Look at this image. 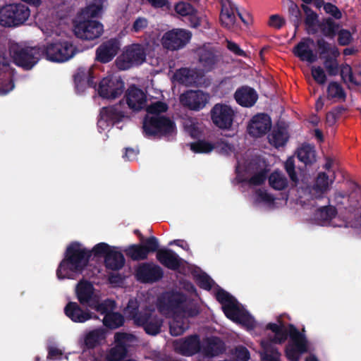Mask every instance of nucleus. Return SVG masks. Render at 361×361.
<instances>
[{"instance_id": "nucleus-24", "label": "nucleus", "mask_w": 361, "mask_h": 361, "mask_svg": "<svg viewBox=\"0 0 361 361\" xmlns=\"http://www.w3.org/2000/svg\"><path fill=\"white\" fill-rule=\"evenodd\" d=\"M234 98L236 102L244 107L254 106L258 99L255 90L249 86H243L235 91Z\"/></svg>"}, {"instance_id": "nucleus-48", "label": "nucleus", "mask_w": 361, "mask_h": 361, "mask_svg": "<svg viewBox=\"0 0 361 361\" xmlns=\"http://www.w3.org/2000/svg\"><path fill=\"white\" fill-rule=\"evenodd\" d=\"M89 76V68H80L74 75L75 88L78 91H83L85 88V82Z\"/></svg>"}, {"instance_id": "nucleus-62", "label": "nucleus", "mask_w": 361, "mask_h": 361, "mask_svg": "<svg viewBox=\"0 0 361 361\" xmlns=\"http://www.w3.org/2000/svg\"><path fill=\"white\" fill-rule=\"evenodd\" d=\"M184 128L192 138H197L201 135V131L199 128L192 121L185 122Z\"/></svg>"}, {"instance_id": "nucleus-46", "label": "nucleus", "mask_w": 361, "mask_h": 361, "mask_svg": "<svg viewBox=\"0 0 361 361\" xmlns=\"http://www.w3.org/2000/svg\"><path fill=\"white\" fill-rule=\"evenodd\" d=\"M339 73L344 83H351L360 85V83L355 79L352 68L348 63H342L340 66Z\"/></svg>"}, {"instance_id": "nucleus-21", "label": "nucleus", "mask_w": 361, "mask_h": 361, "mask_svg": "<svg viewBox=\"0 0 361 361\" xmlns=\"http://www.w3.org/2000/svg\"><path fill=\"white\" fill-rule=\"evenodd\" d=\"M65 314L73 322L84 323L92 318L97 319V316H93V313L89 310H84L75 302H69L64 307Z\"/></svg>"}, {"instance_id": "nucleus-57", "label": "nucleus", "mask_w": 361, "mask_h": 361, "mask_svg": "<svg viewBox=\"0 0 361 361\" xmlns=\"http://www.w3.org/2000/svg\"><path fill=\"white\" fill-rule=\"evenodd\" d=\"M264 348L267 353L263 357V361H280L281 353L276 347L269 345Z\"/></svg>"}, {"instance_id": "nucleus-28", "label": "nucleus", "mask_w": 361, "mask_h": 361, "mask_svg": "<svg viewBox=\"0 0 361 361\" xmlns=\"http://www.w3.org/2000/svg\"><path fill=\"white\" fill-rule=\"evenodd\" d=\"M176 133L175 122L166 116L159 115V140L163 138L166 141H172L175 140Z\"/></svg>"}, {"instance_id": "nucleus-23", "label": "nucleus", "mask_w": 361, "mask_h": 361, "mask_svg": "<svg viewBox=\"0 0 361 361\" xmlns=\"http://www.w3.org/2000/svg\"><path fill=\"white\" fill-rule=\"evenodd\" d=\"M136 279L144 283L158 281V265L150 263H142L136 269Z\"/></svg>"}, {"instance_id": "nucleus-41", "label": "nucleus", "mask_w": 361, "mask_h": 361, "mask_svg": "<svg viewBox=\"0 0 361 361\" xmlns=\"http://www.w3.org/2000/svg\"><path fill=\"white\" fill-rule=\"evenodd\" d=\"M337 214L336 207L328 205L317 209L314 213V217L319 221L329 222L335 218Z\"/></svg>"}, {"instance_id": "nucleus-6", "label": "nucleus", "mask_w": 361, "mask_h": 361, "mask_svg": "<svg viewBox=\"0 0 361 361\" xmlns=\"http://www.w3.org/2000/svg\"><path fill=\"white\" fill-rule=\"evenodd\" d=\"M235 116V110L226 104L217 103L210 110V118L213 124L221 130H231Z\"/></svg>"}, {"instance_id": "nucleus-18", "label": "nucleus", "mask_w": 361, "mask_h": 361, "mask_svg": "<svg viewBox=\"0 0 361 361\" xmlns=\"http://www.w3.org/2000/svg\"><path fill=\"white\" fill-rule=\"evenodd\" d=\"M125 97L128 107L134 111H138L146 106V94L135 85L129 86L126 92Z\"/></svg>"}, {"instance_id": "nucleus-58", "label": "nucleus", "mask_w": 361, "mask_h": 361, "mask_svg": "<svg viewBox=\"0 0 361 361\" xmlns=\"http://www.w3.org/2000/svg\"><path fill=\"white\" fill-rule=\"evenodd\" d=\"M285 169L288 174L290 179L297 184L299 181L297 173L295 171V161L293 157H288L284 164Z\"/></svg>"}, {"instance_id": "nucleus-56", "label": "nucleus", "mask_w": 361, "mask_h": 361, "mask_svg": "<svg viewBox=\"0 0 361 361\" xmlns=\"http://www.w3.org/2000/svg\"><path fill=\"white\" fill-rule=\"evenodd\" d=\"M223 312L227 318L235 321L237 319L239 309L235 303V300L229 304H226L222 307Z\"/></svg>"}, {"instance_id": "nucleus-47", "label": "nucleus", "mask_w": 361, "mask_h": 361, "mask_svg": "<svg viewBox=\"0 0 361 361\" xmlns=\"http://www.w3.org/2000/svg\"><path fill=\"white\" fill-rule=\"evenodd\" d=\"M329 181L328 175L325 172L319 173L313 190L322 195L329 190Z\"/></svg>"}, {"instance_id": "nucleus-61", "label": "nucleus", "mask_w": 361, "mask_h": 361, "mask_svg": "<svg viewBox=\"0 0 361 361\" xmlns=\"http://www.w3.org/2000/svg\"><path fill=\"white\" fill-rule=\"evenodd\" d=\"M216 298L223 306L235 300L231 295L224 289H219L217 290L216 293Z\"/></svg>"}, {"instance_id": "nucleus-22", "label": "nucleus", "mask_w": 361, "mask_h": 361, "mask_svg": "<svg viewBox=\"0 0 361 361\" xmlns=\"http://www.w3.org/2000/svg\"><path fill=\"white\" fill-rule=\"evenodd\" d=\"M225 350V343L219 337H207L202 341L201 353L207 357L219 356L223 354Z\"/></svg>"}, {"instance_id": "nucleus-29", "label": "nucleus", "mask_w": 361, "mask_h": 361, "mask_svg": "<svg viewBox=\"0 0 361 361\" xmlns=\"http://www.w3.org/2000/svg\"><path fill=\"white\" fill-rule=\"evenodd\" d=\"M126 263V259L121 252L116 250V247H113L107 256H105L104 266L106 269L111 271H118L121 269Z\"/></svg>"}, {"instance_id": "nucleus-42", "label": "nucleus", "mask_w": 361, "mask_h": 361, "mask_svg": "<svg viewBox=\"0 0 361 361\" xmlns=\"http://www.w3.org/2000/svg\"><path fill=\"white\" fill-rule=\"evenodd\" d=\"M288 179L280 171H274L269 177V184L276 190H283L288 186Z\"/></svg>"}, {"instance_id": "nucleus-43", "label": "nucleus", "mask_w": 361, "mask_h": 361, "mask_svg": "<svg viewBox=\"0 0 361 361\" xmlns=\"http://www.w3.org/2000/svg\"><path fill=\"white\" fill-rule=\"evenodd\" d=\"M327 98L338 99L344 101L346 94L343 87L337 82H331L327 87Z\"/></svg>"}, {"instance_id": "nucleus-14", "label": "nucleus", "mask_w": 361, "mask_h": 361, "mask_svg": "<svg viewBox=\"0 0 361 361\" xmlns=\"http://www.w3.org/2000/svg\"><path fill=\"white\" fill-rule=\"evenodd\" d=\"M121 49V42L117 38H111L103 42L96 49L95 60L101 63H107L113 60Z\"/></svg>"}, {"instance_id": "nucleus-59", "label": "nucleus", "mask_w": 361, "mask_h": 361, "mask_svg": "<svg viewBox=\"0 0 361 361\" xmlns=\"http://www.w3.org/2000/svg\"><path fill=\"white\" fill-rule=\"evenodd\" d=\"M197 283L200 288L209 290L213 286L214 281L207 274H202L197 277Z\"/></svg>"}, {"instance_id": "nucleus-1", "label": "nucleus", "mask_w": 361, "mask_h": 361, "mask_svg": "<svg viewBox=\"0 0 361 361\" xmlns=\"http://www.w3.org/2000/svg\"><path fill=\"white\" fill-rule=\"evenodd\" d=\"M90 252L80 243L74 241L66 247L63 259L56 269L59 279H73L82 274L89 264Z\"/></svg>"}, {"instance_id": "nucleus-17", "label": "nucleus", "mask_w": 361, "mask_h": 361, "mask_svg": "<svg viewBox=\"0 0 361 361\" xmlns=\"http://www.w3.org/2000/svg\"><path fill=\"white\" fill-rule=\"evenodd\" d=\"M271 121L269 115L259 114L252 117L247 126L248 133L255 137H260L270 130Z\"/></svg>"}, {"instance_id": "nucleus-11", "label": "nucleus", "mask_w": 361, "mask_h": 361, "mask_svg": "<svg viewBox=\"0 0 361 361\" xmlns=\"http://www.w3.org/2000/svg\"><path fill=\"white\" fill-rule=\"evenodd\" d=\"M289 336L293 341L292 347L286 348V355L290 361H298L300 355L307 351V341L293 324H289Z\"/></svg>"}, {"instance_id": "nucleus-39", "label": "nucleus", "mask_w": 361, "mask_h": 361, "mask_svg": "<svg viewBox=\"0 0 361 361\" xmlns=\"http://www.w3.org/2000/svg\"><path fill=\"white\" fill-rule=\"evenodd\" d=\"M102 322L108 329H115L122 326L125 319L121 313L111 311L104 317Z\"/></svg>"}, {"instance_id": "nucleus-4", "label": "nucleus", "mask_w": 361, "mask_h": 361, "mask_svg": "<svg viewBox=\"0 0 361 361\" xmlns=\"http://www.w3.org/2000/svg\"><path fill=\"white\" fill-rule=\"evenodd\" d=\"M145 59L146 53L143 46L140 44H132L125 47L115 62L119 70L126 71L141 65Z\"/></svg>"}, {"instance_id": "nucleus-33", "label": "nucleus", "mask_w": 361, "mask_h": 361, "mask_svg": "<svg viewBox=\"0 0 361 361\" xmlns=\"http://www.w3.org/2000/svg\"><path fill=\"white\" fill-rule=\"evenodd\" d=\"M316 45L317 53L322 60L331 56L338 57L340 56L339 50L336 46L332 45L323 38L318 39Z\"/></svg>"}, {"instance_id": "nucleus-12", "label": "nucleus", "mask_w": 361, "mask_h": 361, "mask_svg": "<svg viewBox=\"0 0 361 361\" xmlns=\"http://www.w3.org/2000/svg\"><path fill=\"white\" fill-rule=\"evenodd\" d=\"M192 34L183 29H173L166 32L161 42L164 48L169 50H178L184 47L190 40Z\"/></svg>"}, {"instance_id": "nucleus-50", "label": "nucleus", "mask_w": 361, "mask_h": 361, "mask_svg": "<svg viewBox=\"0 0 361 361\" xmlns=\"http://www.w3.org/2000/svg\"><path fill=\"white\" fill-rule=\"evenodd\" d=\"M113 247L106 243H99L95 245L92 250L89 249L90 257L94 255L95 257H104L108 255V253L112 250Z\"/></svg>"}, {"instance_id": "nucleus-19", "label": "nucleus", "mask_w": 361, "mask_h": 361, "mask_svg": "<svg viewBox=\"0 0 361 361\" xmlns=\"http://www.w3.org/2000/svg\"><path fill=\"white\" fill-rule=\"evenodd\" d=\"M198 61L203 68V71L210 72L214 70L221 60L212 48L202 47L197 51Z\"/></svg>"}, {"instance_id": "nucleus-63", "label": "nucleus", "mask_w": 361, "mask_h": 361, "mask_svg": "<svg viewBox=\"0 0 361 361\" xmlns=\"http://www.w3.org/2000/svg\"><path fill=\"white\" fill-rule=\"evenodd\" d=\"M235 355L238 361H248L250 357L249 350L243 345H238L235 348Z\"/></svg>"}, {"instance_id": "nucleus-55", "label": "nucleus", "mask_w": 361, "mask_h": 361, "mask_svg": "<svg viewBox=\"0 0 361 361\" xmlns=\"http://www.w3.org/2000/svg\"><path fill=\"white\" fill-rule=\"evenodd\" d=\"M267 170L264 169L258 173L254 174L248 179H245L244 181L247 182L250 185L258 186L262 185L267 179Z\"/></svg>"}, {"instance_id": "nucleus-31", "label": "nucleus", "mask_w": 361, "mask_h": 361, "mask_svg": "<svg viewBox=\"0 0 361 361\" xmlns=\"http://www.w3.org/2000/svg\"><path fill=\"white\" fill-rule=\"evenodd\" d=\"M288 139L289 135L286 128L279 125L274 128L268 135L269 142L276 148L286 145Z\"/></svg>"}, {"instance_id": "nucleus-44", "label": "nucleus", "mask_w": 361, "mask_h": 361, "mask_svg": "<svg viewBox=\"0 0 361 361\" xmlns=\"http://www.w3.org/2000/svg\"><path fill=\"white\" fill-rule=\"evenodd\" d=\"M190 149L195 153L207 154L215 149V144L206 141L204 140H199L196 142H191Z\"/></svg>"}, {"instance_id": "nucleus-20", "label": "nucleus", "mask_w": 361, "mask_h": 361, "mask_svg": "<svg viewBox=\"0 0 361 361\" xmlns=\"http://www.w3.org/2000/svg\"><path fill=\"white\" fill-rule=\"evenodd\" d=\"M314 44V41L310 37H307L299 42L293 49L295 56L302 61H307L312 63L317 60V54L314 53L310 46Z\"/></svg>"}, {"instance_id": "nucleus-52", "label": "nucleus", "mask_w": 361, "mask_h": 361, "mask_svg": "<svg viewBox=\"0 0 361 361\" xmlns=\"http://www.w3.org/2000/svg\"><path fill=\"white\" fill-rule=\"evenodd\" d=\"M200 312L199 307L196 304L187 302L186 301L182 311L180 312V316L188 321V318L195 317L197 316Z\"/></svg>"}, {"instance_id": "nucleus-38", "label": "nucleus", "mask_w": 361, "mask_h": 361, "mask_svg": "<svg viewBox=\"0 0 361 361\" xmlns=\"http://www.w3.org/2000/svg\"><path fill=\"white\" fill-rule=\"evenodd\" d=\"M89 307L106 316L115 309L116 302L111 299H106L102 302H99L96 298V299L89 305Z\"/></svg>"}, {"instance_id": "nucleus-27", "label": "nucleus", "mask_w": 361, "mask_h": 361, "mask_svg": "<svg viewBox=\"0 0 361 361\" xmlns=\"http://www.w3.org/2000/svg\"><path fill=\"white\" fill-rule=\"evenodd\" d=\"M94 286L88 281H80L76 286L75 293L79 302L82 305L89 307L96 297L94 295Z\"/></svg>"}, {"instance_id": "nucleus-53", "label": "nucleus", "mask_w": 361, "mask_h": 361, "mask_svg": "<svg viewBox=\"0 0 361 361\" xmlns=\"http://www.w3.org/2000/svg\"><path fill=\"white\" fill-rule=\"evenodd\" d=\"M152 310L148 311L146 314V321L143 324L137 325V326H142L147 334L155 336L158 334V322H152L151 317Z\"/></svg>"}, {"instance_id": "nucleus-64", "label": "nucleus", "mask_w": 361, "mask_h": 361, "mask_svg": "<svg viewBox=\"0 0 361 361\" xmlns=\"http://www.w3.org/2000/svg\"><path fill=\"white\" fill-rule=\"evenodd\" d=\"M288 336H289V330L287 331L283 325L281 326L279 330H278L272 338L271 341L274 343H279L281 344L286 341V340L288 338Z\"/></svg>"}, {"instance_id": "nucleus-45", "label": "nucleus", "mask_w": 361, "mask_h": 361, "mask_svg": "<svg viewBox=\"0 0 361 361\" xmlns=\"http://www.w3.org/2000/svg\"><path fill=\"white\" fill-rule=\"evenodd\" d=\"M127 348L124 344H116L111 348L106 355L107 361H121L127 355Z\"/></svg>"}, {"instance_id": "nucleus-49", "label": "nucleus", "mask_w": 361, "mask_h": 361, "mask_svg": "<svg viewBox=\"0 0 361 361\" xmlns=\"http://www.w3.org/2000/svg\"><path fill=\"white\" fill-rule=\"evenodd\" d=\"M338 57L331 56L323 60L324 66L330 76H336L338 75L340 66L337 60Z\"/></svg>"}, {"instance_id": "nucleus-16", "label": "nucleus", "mask_w": 361, "mask_h": 361, "mask_svg": "<svg viewBox=\"0 0 361 361\" xmlns=\"http://www.w3.org/2000/svg\"><path fill=\"white\" fill-rule=\"evenodd\" d=\"M179 99L183 106L195 111L203 109L207 102V95L201 90H188Z\"/></svg>"}, {"instance_id": "nucleus-13", "label": "nucleus", "mask_w": 361, "mask_h": 361, "mask_svg": "<svg viewBox=\"0 0 361 361\" xmlns=\"http://www.w3.org/2000/svg\"><path fill=\"white\" fill-rule=\"evenodd\" d=\"M123 106L124 104L120 101L115 105L102 108L99 113L100 118L97 121L98 127L105 129L121 122L125 116Z\"/></svg>"}, {"instance_id": "nucleus-30", "label": "nucleus", "mask_w": 361, "mask_h": 361, "mask_svg": "<svg viewBox=\"0 0 361 361\" xmlns=\"http://www.w3.org/2000/svg\"><path fill=\"white\" fill-rule=\"evenodd\" d=\"M106 340V331L102 328L95 329L86 334L84 338L83 350L94 349Z\"/></svg>"}, {"instance_id": "nucleus-60", "label": "nucleus", "mask_w": 361, "mask_h": 361, "mask_svg": "<svg viewBox=\"0 0 361 361\" xmlns=\"http://www.w3.org/2000/svg\"><path fill=\"white\" fill-rule=\"evenodd\" d=\"M312 75L314 80L319 85H324L326 82V75L324 71L320 66L312 68Z\"/></svg>"}, {"instance_id": "nucleus-7", "label": "nucleus", "mask_w": 361, "mask_h": 361, "mask_svg": "<svg viewBox=\"0 0 361 361\" xmlns=\"http://www.w3.org/2000/svg\"><path fill=\"white\" fill-rule=\"evenodd\" d=\"M99 95L107 99H114L123 94L125 90V82L121 76L111 75L104 78L99 84Z\"/></svg>"}, {"instance_id": "nucleus-10", "label": "nucleus", "mask_w": 361, "mask_h": 361, "mask_svg": "<svg viewBox=\"0 0 361 361\" xmlns=\"http://www.w3.org/2000/svg\"><path fill=\"white\" fill-rule=\"evenodd\" d=\"M155 251H157L158 259V240L154 236L147 238L145 242L140 244L130 245L124 250L127 257L133 261L144 260L150 252Z\"/></svg>"}, {"instance_id": "nucleus-54", "label": "nucleus", "mask_w": 361, "mask_h": 361, "mask_svg": "<svg viewBox=\"0 0 361 361\" xmlns=\"http://www.w3.org/2000/svg\"><path fill=\"white\" fill-rule=\"evenodd\" d=\"M176 12L183 17L191 15L192 12H196V8L190 3L179 1L174 6Z\"/></svg>"}, {"instance_id": "nucleus-3", "label": "nucleus", "mask_w": 361, "mask_h": 361, "mask_svg": "<svg viewBox=\"0 0 361 361\" xmlns=\"http://www.w3.org/2000/svg\"><path fill=\"white\" fill-rule=\"evenodd\" d=\"M42 56L54 62H64L71 59L77 52V49L69 41L47 43L40 47Z\"/></svg>"}, {"instance_id": "nucleus-35", "label": "nucleus", "mask_w": 361, "mask_h": 361, "mask_svg": "<svg viewBox=\"0 0 361 361\" xmlns=\"http://www.w3.org/2000/svg\"><path fill=\"white\" fill-rule=\"evenodd\" d=\"M297 157L305 165L312 164L316 161L314 147L310 144L302 145L297 151Z\"/></svg>"}, {"instance_id": "nucleus-2", "label": "nucleus", "mask_w": 361, "mask_h": 361, "mask_svg": "<svg viewBox=\"0 0 361 361\" xmlns=\"http://www.w3.org/2000/svg\"><path fill=\"white\" fill-rule=\"evenodd\" d=\"M30 16L27 6L19 4H7L0 8V25L6 27H15L25 23Z\"/></svg>"}, {"instance_id": "nucleus-34", "label": "nucleus", "mask_w": 361, "mask_h": 361, "mask_svg": "<svg viewBox=\"0 0 361 361\" xmlns=\"http://www.w3.org/2000/svg\"><path fill=\"white\" fill-rule=\"evenodd\" d=\"M301 7L306 15L305 24L307 27V33L310 35L317 34L318 32V24L320 23L318 20V15L307 5L302 4Z\"/></svg>"}, {"instance_id": "nucleus-40", "label": "nucleus", "mask_w": 361, "mask_h": 361, "mask_svg": "<svg viewBox=\"0 0 361 361\" xmlns=\"http://www.w3.org/2000/svg\"><path fill=\"white\" fill-rule=\"evenodd\" d=\"M320 29L322 35L326 37L333 38L336 36L338 29L337 24L332 18H324L318 24L317 28Z\"/></svg>"}, {"instance_id": "nucleus-9", "label": "nucleus", "mask_w": 361, "mask_h": 361, "mask_svg": "<svg viewBox=\"0 0 361 361\" xmlns=\"http://www.w3.org/2000/svg\"><path fill=\"white\" fill-rule=\"evenodd\" d=\"M172 79L187 87H198L204 83V73L202 69L183 67L176 71Z\"/></svg>"}, {"instance_id": "nucleus-8", "label": "nucleus", "mask_w": 361, "mask_h": 361, "mask_svg": "<svg viewBox=\"0 0 361 361\" xmlns=\"http://www.w3.org/2000/svg\"><path fill=\"white\" fill-rule=\"evenodd\" d=\"M104 32L103 25L97 20H80L74 25V33L82 40L92 41L98 39Z\"/></svg>"}, {"instance_id": "nucleus-15", "label": "nucleus", "mask_w": 361, "mask_h": 361, "mask_svg": "<svg viewBox=\"0 0 361 361\" xmlns=\"http://www.w3.org/2000/svg\"><path fill=\"white\" fill-rule=\"evenodd\" d=\"M176 353L184 356H192L201 352V341L199 335L193 334L174 341Z\"/></svg>"}, {"instance_id": "nucleus-32", "label": "nucleus", "mask_w": 361, "mask_h": 361, "mask_svg": "<svg viewBox=\"0 0 361 361\" xmlns=\"http://www.w3.org/2000/svg\"><path fill=\"white\" fill-rule=\"evenodd\" d=\"M159 263L173 271L178 270L180 267V259L171 250L159 249Z\"/></svg>"}, {"instance_id": "nucleus-36", "label": "nucleus", "mask_w": 361, "mask_h": 361, "mask_svg": "<svg viewBox=\"0 0 361 361\" xmlns=\"http://www.w3.org/2000/svg\"><path fill=\"white\" fill-rule=\"evenodd\" d=\"M142 133L147 138H155L158 136V117L145 116L142 121Z\"/></svg>"}, {"instance_id": "nucleus-51", "label": "nucleus", "mask_w": 361, "mask_h": 361, "mask_svg": "<svg viewBox=\"0 0 361 361\" xmlns=\"http://www.w3.org/2000/svg\"><path fill=\"white\" fill-rule=\"evenodd\" d=\"M288 13L290 16V19L293 26L295 27V32H296L302 21L301 11L297 4L291 3L288 7Z\"/></svg>"}, {"instance_id": "nucleus-25", "label": "nucleus", "mask_w": 361, "mask_h": 361, "mask_svg": "<svg viewBox=\"0 0 361 361\" xmlns=\"http://www.w3.org/2000/svg\"><path fill=\"white\" fill-rule=\"evenodd\" d=\"M187 301V295L180 292H173L167 298L166 308L170 316L179 317L184 304Z\"/></svg>"}, {"instance_id": "nucleus-5", "label": "nucleus", "mask_w": 361, "mask_h": 361, "mask_svg": "<svg viewBox=\"0 0 361 361\" xmlns=\"http://www.w3.org/2000/svg\"><path fill=\"white\" fill-rule=\"evenodd\" d=\"M11 54L13 63L24 70L32 69L42 57L40 47H17Z\"/></svg>"}, {"instance_id": "nucleus-37", "label": "nucleus", "mask_w": 361, "mask_h": 361, "mask_svg": "<svg viewBox=\"0 0 361 361\" xmlns=\"http://www.w3.org/2000/svg\"><path fill=\"white\" fill-rule=\"evenodd\" d=\"M171 317L172 320L169 323L170 334L173 336L182 335L189 328L188 322L181 316L172 315Z\"/></svg>"}, {"instance_id": "nucleus-26", "label": "nucleus", "mask_w": 361, "mask_h": 361, "mask_svg": "<svg viewBox=\"0 0 361 361\" xmlns=\"http://www.w3.org/2000/svg\"><path fill=\"white\" fill-rule=\"evenodd\" d=\"M150 310H139V302L137 299H130L124 309V314L129 319L134 322L135 325L143 324L147 319L146 314Z\"/></svg>"}]
</instances>
